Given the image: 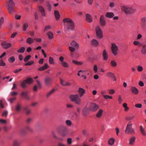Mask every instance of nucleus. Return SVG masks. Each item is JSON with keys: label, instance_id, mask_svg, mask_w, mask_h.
<instances>
[{"label": "nucleus", "instance_id": "f257e3e1", "mask_svg": "<svg viewBox=\"0 0 146 146\" xmlns=\"http://www.w3.org/2000/svg\"><path fill=\"white\" fill-rule=\"evenodd\" d=\"M122 11L127 15H131L134 13L136 9L133 7L128 6H122L121 7Z\"/></svg>", "mask_w": 146, "mask_h": 146}, {"label": "nucleus", "instance_id": "f03ea898", "mask_svg": "<svg viewBox=\"0 0 146 146\" xmlns=\"http://www.w3.org/2000/svg\"><path fill=\"white\" fill-rule=\"evenodd\" d=\"M63 21L67 26L68 30H74L75 27L74 23L71 19L66 18L64 19Z\"/></svg>", "mask_w": 146, "mask_h": 146}, {"label": "nucleus", "instance_id": "7ed1b4c3", "mask_svg": "<svg viewBox=\"0 0 146 146\" xmlns=\"http://www.w3.org/2000/svg\"><path fill=\"white\" fill-rule=\"evenodd\" d=\"M68 130V128L64 125L60 126L57 129L58 132L63 137H65L67 135Z\"/></svg>", "mask_w": 146, "mask_h": 146}, {"label": "nucleus", "instance_id": "20e7f679", "mask_svg": "<svg viewBox=\"0 0 146 146\" xmlns=\"http://www.w3.org/2000/svg\"><path fill=\"white\" fill-rule=\"evenodd\" d=\"M71 101L74 102L76 104L80 105L81 104V99L78 94L71 95L70 96Z\"/></svg>", "mask_w": 146, "mask_h": 146}, {"label": "nucleus", "instance_id": "39448f33", "mask_svg": "<svg viewBox=\"0 0 146 146\" xmlns=\"http://www.w3.org/2000/svg\"><path fill=\"white\" fill-rule=\"evenodd\" d=\"M7 8L9 13L11 14L14 12L15 4L12 0H9L7 2Z\"/></svg>", "mask_w": 146, "mask_h": 146}, {"label": "nucleus", "instance_id": "423d86ee", "mask_svg": "<svg viewBox=\"0 0 146 146\" xmlns=\"http://www.w3.org/2000/svg\"><path fill=\"white\" fill-rule=\"evenodd\" d=\"M125 133L127 134L134 135L135 132L134 129L132 128V124L128 123L127 125L125 131Z\"/></svg>", "mask_w": 146, "mask_h": 146}, {"label": "nucleus", "instance_id": "0eeeda50", "mask_svg": "<svg viewBox=\"0 0 146 146\" xmlns=\"http://www.w3.org/2000/svg\"><path fill=\"white\" fill-rule=\"evenodd\" d=\"M95 31L97 37L100 39L102 38L103 37V32L99 26H97L96 27Z\"/></svg>", "mask_w": 146, "mask_h": 146}, {"label": "nucleus", "instance_id": "6e6552de", "mask_svg": "<svg viewBox=\"0 0 146 146\" xmlns=\"http://www.w3.org/2000/svg\"><path fill=\"white\" fill-rule=\"evenodd\" d=\"M111 45V52L114 56H116L119 50L118 47L114 43H112Z\"/></svg>", "mask_w": 146, "mask_h": 146}, {"label": "nucleus", "instance_id": "1a4fd4ad", "mask_svg": "<svg viewBox=\"0 0 146 146\" xmlns=\"http://www.w3.org/2000/svg\"><path fill=\"white\" fill-rule=\"evenodd\" d=\"M141 28L143 30L146 29V17H142L141 19Z\"/></svg>", "mask_w": 146, "mask_h": 146}, {"label": "nucleus", "instance_id": "9d476101", "mask_svg": "<svg viewBox=\"0 0 146 146\" xmlns=\"http://www.w3.org/2000/svg\"><path fill=\"white\" fill-rule=\"evenodd\" d=\"M52 78L49 77H46L44 79V84L46 86H50L52 84Z\"/></svg>", "mask_w": 146, "mask_h": 146}, {"label": "nucleus", "instance_id": "9b49d317", "mask_svg": "<svg viewBox=\"0 0 146 146\" xmlns=\"http://www.w3.org/2000/svg\"><path fill=\"white\" fill-rule=\"evenodd\" d=\"M99 108L98 106L95 103H92L90 104V110L92 111H96Z\"/></svg>", "mask_w": 146, "mask_h": 146}, {"label": "nucleus", "instance_id": "f8f14e48", "mask_svg": "<svg viewBox=\"0 0 146 146\" xmlns=\"http://www.w3.org/2000/svg\"><path fill=\"white\" fill-rule=\"evenodd\" d=\"M38 7L42 16L43 17H45L46 15L44 8L41 6H39Z\"/></svg>", "mask_w": 146, "mask_h": 146}, {"label": "nucleus", "instance_id": "ddd939ff", "mask_svg": "<svg viewBox=\"0 0 146 146\" xmlns=\"http://www.w3.org/2000/svg\"><path fill=\"white\" fill-rule=\"evenodd\" d=\"M100 22L101 25L103 27L105 26L106 25V21L104 15H101L100 19Z\"/></svg>", "mask_w": 146, "mask_h": 146}, {"label": "nucleus", "instance_id": "4468645a", "mask_svg": "<svg viewBox=\"0 0 146 146\" xmlns=\"http://www.w3.org/2000/svg\"><path fill=\"white\" fill-rule=\"evenodd\" d=\"M102 55L104 60L105 61L107 60L108 56V52L106 50H104L103 51Z\"/></svg>", "mask_w": 146, "mask_h": 146}, {"label": "nucleus", "instance_id": "2eb2a0df", "mask_svg": "<svg viewBox=\"0 0 146 146\" xmlns=\"http://www.w3.org/2000/svg\"><path fill=\"white\" fill-rule=\"evenodd\" d=\"M1 44L5 49H7L10 47L11 44L10 43H7L5 42H3L1 43Z\"/></svg>", "mask_w": 146, "mask_h": 146}, {"label": "nucleus", "instance_id": "dca6fc26", "mask_svg": "<svg viewBox=\"0 0 146 146\" xmlns=\"http://www.w3.org/2000/svg\"><path fill=\"white\" fill-rule=\"evenodd\" d=\"M89 109L85 107L82 110V114L84 116H86L89 113Z\"/></svg>", "mask_w": 146, "mask_h": 146}, {"label": "nucleus", "instance_id": "f3484780", "mask_svg": "<svg viewBox=\"0 0 146 146\" xmlns=\"http://www.w3.org/2000/svg\"><path fill=\"white\" fill-rule=\"evenodd\" d=\"M141 52L143 55L146 54V44H144L142 46Z\"/></svg>", "mask_w": 146, "mask_h": 146}, {"label": "nucleus", "instance_id": "a211bd4d", "mask_svg": "<svg viewBox=\"0 0 146 146\" xmlns=\"http://www.w3.org/2000/svg\"><path fill=\"white\" fill-rule=\"evenodd\" d=\"M86 19L87 21L90 23L92 21L93 19L91 15L88 14H86Z\"/></svg>", "mask_w": 146, "mask_h": 146}, {"label": "nucleus", "instance_id": "6ab92c4d", "mask_svg": "<svg viewBox=\"0 0 146 146\" xmlns=\"http://www.w3.org/2000/svg\"><path fill=\"white\" fill-rule=\"evenodd\" d=\"M91 44L92 45L96 47L99 45V42L96 40L93 39L91 41Z\"/></svg>", "mask_w": 146, "mask_h": 146}, {"label": "nucleus", "instance_id": "aec40b11", "mask_svg": "<svg viewBox=\"0 0 146 146\" xmlns=\"http://www.w3.org/2000/svg\"><path fill=\"white\" fill-rule=\"evenodd\" d=\"M49 67V66L47 63H45L44 65L38 68V70L40 71L44 70L45 69H47Z\"/></svg>", "mask_w": 146, "mask_h": 146}, {"label": "nucleus", "instance_id": "412c9836", "mask_svg": "<svg viewBox=\"0 0 146 146\" xmlns=\"http://www.w3.org/2000/svg\"><path fill=\"white\" fill-rule=\"evenodd\" d=\"M135 137L134 136H132L131 137L129 140V144L132 145L135 143Z\"/></svg>", "mask_w": 146, "mask_h": 146}, {"label": "nucleus", "instance_id": "4be33fe9", "mask_svg": "<svg viewBox=\"0 0 146 146\" xmlns=\"http://www.w3.org/2000/svg\"><path fill=\"white\" fill-rule=\"evenodd\" d=\"M71 45L77 49L79 48V45L78 43L74 40H73L70 43Z\"/></svg>", "mask_w": 146, "mask_h": 146}, {"label": "nucleus", "instance_id": "5701e85b", "mask_svg": "<svg viewBox=\"0 0 146 146\" xmlns=\"http://www.w3.org/2000/svg\"><path fill=\"white\" fill-rule=\"evenodd\" d=\"M24 110L25 111L26 114L27 115H29L31 113V110L29 108V106H26L24 108Z\"/></svg>", "mask_w": 146, "mask_h": 146}, {"label": "nucleus", "instance_id": "b1692460", "mask_svg": "<svg viewBox=\"0 0 146 146\" xmlns=\"http://www.w3.org/2000/svg\"><path fill=\"white\" fill-rule=\"evenodd\" d=\"M78 92L80 95V96L82 97L85 93V91L83 88H79L78 89Z\"/></svg>", "mask_w": 146, "mask_h": 146}, {"label": "nucleus", "instance_id": "393cba45", "mask_svg": "<svg viewBox=\"0 0 146 146\" xmlns=\"http://www.w3.org/2000/svg\"><path fill=\"white\" fill-rule=\"evenodd\" d=\"M131 92L135 94H137L139 92L138 90L135 87H132L131 88Z\"/></svg>", "mask_w": 146, "mask_h": 146}, {"label": "nucleus", "instance_id": "a878e982", "mask_svg": "<svg viewBox=\"0 0 146 146\" xmlns=\"http://www.w3.org/2000/svg\"><path fill=\"white\" fill-rule=\"evenodd\" d=\"M115 142V140L113 138H111L109 139L108 143L110 145L112 146L113 145Z\"/></svg>", "mask_w": 146, "mask_h": 146}, {"label": "nucleus", "instance_id": "bb28decb", "mask_svg": "<svg viewBox=\"0 0 146 146\" xmlns=\"http://www.w3.org/2000/svg\"><path fill=\"white\" fill-rule=\"evenodd\" d=\"M140 131L141 134L144 136L146 135V132L143 128L142 126L141 125L139 127Z\"/></svg>", "mask_w": 146, "mask_h": 146}, {"label": "nucleus", "instance_id": "cd10ccee", "mask_svg": "<svg viewBox=\"0 0 146 146\" xmlns=\"http://www.w3.org/2000/svg\"><path fill=\"white\" fill-rule=\"evenodd\" d=\"M54 14L56 20H58L60 17L58 11L57 10H55L54 11Z\"/></svg>", "mask_w": 146, "mask_h": 146}, {"label": "nucleus", "instance_id": "c85d7f7f", "mask_svg": "<svg viewBox=\"0 0 146 146\" xmlns=\"http://www.w3.org/2000/svg\"><path fill=\"white\" fill-rule=\"evenodd\" d=\"M114 15V13L112 12H108L106 14V17L107 18H111Z\"/></svg>", "mask_w": 146, "mask_h": 146}, {"label": "nucleus", "instance_id": "c756f323", "mask_svg": "<svg viewBox=\"0 0 146 146\" xmlns=\"http://www.w3.org/2000/svg\"><path fill=\"white\" fill-rule=\"evenodd\" d=\"M27 81H26V80H24L21 83V85L22 86V87L23 88H26L27 86Z\"/></svg>", "mask_w": 146, "mask_h": 146}, {"label": "nucleus", "instance_id": "7c9ffc66", "mask_svg": "<svg viewBox=\"0 0 146 146\" xmlns=\"http://www.w3.org/2000/svg\"><path fill=\"white\" fill-rule=\"evenodd\" d=\"M103 112V111L102 109H100L96 114V117L98 118H100L102 115Z\"/></svg>", "mask_w": 146, "mask_h": 146}, {"label": "nucleus", "instance_id": "2f4dec72", "mask_svg": "<svg viewBox=\"0 0 146 146\" xmlns=\"http://www.w3.org/2000/svg\"><path fill=\"white\" fill-rule=\"evenodd\" d=\"M55 90L54 89H53L47 93L46 95V97L47 98L50 97V96L54 92Z\"/></svg>", "mask_w": 146, "mask_h": 146}, {"label": "nucleus", "instance_id": "473e14b6", "mask_svg": "<svg viewBox=\"0 0 146 146\" xmlns=\"http://www.w3.org/2000/svg\"><path fill=\"white\" fill-rule=\"evenodd\" d=\"M15 109L17 112H19L21 109V106L19 104H17L15 107Z\"/></svg>", "mask_w": 146, "mask_h": 146}, {"label": "nucleus", "instance_id": "72a5a7b5", "mask_svg": "<svg viewBox=\"0 0 146 146\" xmlns=\"http://www.w3.org/2000/svg\"><path fill=\"white\" fill-rule=\"evenodd\" d=\"M26 42L29 44H31L34 42V40L31 37H28L27 39Z\"/></svg>", "mask_w": 146, "mask_h": 146}, {"label": "nucleus", "instance_id": "f704fd0d", "mask_svg": "<svg viewBox=\"0 0 146 146\" xmlns=\"http://www.w3.org/2000/svg\"><path fill=\"white\" fill-rule=\"evenodd\" d=\"M25 47H22L17 50V52L19 53H23L25 52Z\"/></svg>", "mask_w": 146, "mask_h": 146}, {"label": "nucleus", "instance_id": "c9c22d12", "mask_svg": "<svg viewBox=\"0 0 146 146\" xmlns=\"http://www.w3.org/2000/svg\"><path fill=\"white\" fill-rule=\"evenodd\" d=\"M47 35L48 36L49 38L50 39H52L53 38V33L51 31L48 32L47 33Z\"/></svg>", "mask_w": 146, "mask_h": 146}, {"label": "nucleus", "instance_id": "e433bc0d", "mask_svg": "<svg viewBox=\"0 0 146 146\" xmlns=\"http://www.w3.org/2000/svg\"><path fill=\"white\" fill-rule=\"evenodd\" d=\"M46 6L47 9L49 11H50L52 9V6L49 2H47Z\"/></svg>", "mask_w": 146, "mask_h": 146}, {"label": "nucleus", "instance_id": "4c0bfd02", "mask_svg": "<svg viewBox=\"0 0 146 146\" xmlns=\"http://www.w3.org/2000/svg\"><path fill=\"white\" fill-rule=\"evenodd\" d=\"M28 27H29V25H28V23H24L23 25V31H25L27 29Z\"/></svg>", "mask_w": 146, "mask_h": 146}, {"label": "nucleus", "instance_id": "58836bf2", "mask_svg": "<svg viewBox=\"0 0 146 146\" xmlns=\"http://www.w3.org/2000/svg\"><path fill=\"white\" fill-rule=\"evenodd\" d=\"M32 121V119L31 117H28L25 120V122L27 124H30Z\"/></svg>", "mask_w": 146, "mask_h": 146}, {"label": "nucleus", "instance_id": "ea45409f", "mask_svg": "<svg viewBox=\"0 0 146 146\" xmlns=\"http://www.w3.org/2000/svg\"><path fill=\"white\" fill-rule=\"evenodd\" d=\"M110 65L113 67H115L117 65V63L114 60H112L110 62Z\"/></svg>", "mask_w": 146, "mask_h": 146}, {"label": "nucleus", "instance_id": "a19ab883", "mask_svg": "<svg viewBox=\"0 0 146 146\" xmlns=\"http://www.w3.org/2000/svg\"><path fill=\"white\" fill-rule=\"evenodd\" d=\"M20 133L23 135H25L27 134V131L24 129H21L20 130Z\"/></svg>", "mask_w": 146, "mask_h": 146}, {"label": "nucleus", "instance_id": "79ce46f5", "mask_svg": "<svg viewBox=\"0 0 146 146\" xmlns=\"http://www.w3.org/2000/svg\"><path fill=\"white\" fill-rule=\"evenodd\" d=\"M115 75L112 72H108L107 74V76L109 77L112 78Z\"/></svg>", "mask_w": 146, "mask_h": 146}, {"label": "nucleus", "instance_id": "37998d69", "mask_svg": "<svg viewBox=\"0 0 146 146\" xmlns=\"http://www.w3.org/2000/svg\"><path fill=\"white\" fill-rule=\"evenodd\" d=\"M27 82V84H31L33 82V80L32 78H28L27 79L25 80Z\"/></svg>", "mask_w": 146, "mask_h": 146}, {"label": "nucleus", "instance_id": "c03bdc74", "mask_svg": "<svg viewBox=\"0 0 146 146\" xmlns=\"http://www.w3.org/2000/svg\"><path fill=\"white\" fill-rule=\"evenodd\" d=\"M25 129L31 132H33V129L29 126H25Z\"/></svg>", "mask_w": 146, "mask_h": 146}, {"label": "nucleus", "instance_id": "a18cd8bd", "mask_svg": "<svg viewBox=\"0 0 146 146\" xmlns=\"http://www.w3.org/2000/svg\"><path fill=\"white\" fill-rule=\"evenodd\" d=\"M123 99L121 96L119 95L118 97V101L119 104H121L122 102Z\"/></svg>", "mask_w": 146, "mask_h": 146}, {"label": "nucleus", "instance_id": "49530a36", "mask_svg": "<svg viewBox=\"0 0 146 146\" xmlns=\"http://www.w3.org/2000/svg\"><path fill=\"white\" fill-rule=\"evenodd\" d=\"M65 123L68 126H71L72 125L71 121L69 120H67L66 121Z\"/></svg>", "mask_w": 146, "mask_h": 146}, {"label": "nucleus", "instance_id": "de8ad7c7", "mask_svg": "<svg viewBox=\"0 0 146 146\" xmlns=\"http://www.w3.org/2000/svg\"><path fill=\"white\" fill-rule=\"evenodd\" d=\"M15 60V58L14 56H11L8 59V61L10 63H13Z\"/></svg>", "mask_w": 146, "mask_h": 146}, {"label": "nucleus", "instance_id": "09e8293b", "mask_svg": "<svg viewBox=\"0 0 146 146\" xmlns=\"http://www.w3.org/2000/svg\"><path fill=\"white\" fill-rule=\"evenodd\" d=\"M62 66L65 68H68L69 67V66L68 63L65 62H64L61 63Z\"/></svg>", "mask_w": 146, "mask_h": 146}, {"label": "nucleus", "instance_id": "8fccbe9b", "mask_svg": "<svg viewBox=\"0 0 146 146\" xmlns=\"http://www.w3.org/2000/svg\"><path fill=\"white\" fill-rule=\"evenodd\" d=\"M49 62L50 64H54V59L52 57H50L49 59Z\"/></svg>", "mask_w": 146, "mask_h": 146}, {"label": "nucleus", "instance_id": "3c124183", "mask_svg": "<svg viewBox=\"0 0 146 146\" xmlns=\"http://www.w3.org/2000/svg\"><path fill=\"white\" fill-rule=\"evenodd\" d=\"M20 143L17 140H15L13 141V146H19Z\"/></svg>", "mask_w": 146, "mask_h": 146}, {"label": "nucleus", "instance_id": "603ef678", "mask_svg": "<svg viewBox=\"0 0 146 146\" xmlns=\"http://www.w3.org/2000/svg\"><path fill=\"white\" fill-rule=\"evenodd\" d=\"M133 44L135 46H141V44L140 42L139 41H135L133 42Z\"/></svg>", "mask_w": 146, "mask_h": 146}, {"label": "nucleus", "instance_id": "864d4df0", "mask_svg": "<svg viewBox=\"0 0 146 146\" xmlns=\"http://www.w3.org/2000/svg\"><path fill=\"white\" fill-rule=\"evenodd\" d=\"M31 56L30 55L27 56L24 59V61L25 62H27L31 58Z\"/></svg>", "mask_w": 146, "mask_h": 146}, {"label": "nucleus", "instance_id": "5fc2aeb1", "mask_svg": "<svg viewBox=\"0 0 146 146\" xmlns=\"http://www.w3.org/2000/svg\"><path fill=\"white\" fill-rule=\"evenodd\" d=\"M4 22V19L3 17H1L0 19V29L1 28L2 25Z\"/></svg>", "mask_w": 146, "mask_h": 146}, {"label": "nucleus", "instance_id": "6e6d98bb", "mask_svg": "<svg viewBox=\"0 0 146 146\" xmlns=\"http://www.w3.org/2000/svg\"><path fill=\"white\" fill-rule=\"evenodd\" d=\"M34 62L33 61H31L25 64V66H30L33 64Z\"/></svg>", "mask_w": 146, "mask_h": 146}, {"label": "nucleus", "instance_id": "4d7b16f0", "mask_svg": "<svg viewBox=\"0 0 146 146\" xmlns=\"http://www.w3.org/2000/svg\"><path fill=\"white\" fill-rule=\"evenodd\" d=\"M143 68L142 66H137V70L139 72H141L143 70Z\"/></svg>", "mask_w": 146, "mask_h": 146}, {"label": "nucleus", "instance_id": "13d9d810", "mask_svg": "<svg viewBox=\"0 0 146 146\" xmlns=\"http://www.w3.org/2000/svg\"><path fill=\"white\" fill-rule=\"evenodd\" d=\"M109 92L110 94L112 95L115 93V91L113 89H111L109 90Z\"/></svg>", "mask_w": 146, "mask_h": 146}, {"label": "nucleus", "instance_id": "bf43d9fd", "mask_svg": "<svg viewBox=\"0 0 146 146\" xmlns=\"http://www.w3.org/2000/svg\"><path fill=\"white\" fill-rule=\"evenodd\" d=\"M80 72L82 75V76L85 75L86 74V71L85 70L82 71V70H79L78 72Z\"/></svg>", "mask_w": 146, "mask_h": 146}, {"label": "nucleus", "instance_id": "052dcab7", "mask_svg": "<svg viewBox=\"0 0 146 146\" xmlns=\"http://www.w3.org/2000/svg\"><path fill=\"white\" fill-rule=\"evenodd\" d=\"M51 29V26L50 25H48L45 27L44 29V31L45 32L49 29Z\"/></svg>", "mask_w": 146, "mask_h": 146}, {"label": "nucleus", "instance_id": "680f3d73", "mask_svg": "<svg viewBox=\"0 0 146 146\" xmlns=\"http://www.w3.org/2000/svg\"><path fill=\"white\" fill-rule=\"evenodd\" d=\"M6 64L2 59L0 60V66H5Z\"/></svg>", "mask_w": 146, "mask_h": 146}, {"label": "nucleus", "instance_id": "e2e57ef3", "mask_svg": "<svg viewBox=\"0 0 146 146\" xmlns=\"http://www.w3.org/2000/svg\"><path fill=\"white\" fill-rule=\"evenodd\" d=\"M67 143L69 145H71L72 143V139L71 138H68L67 139Z\"/></svg>", "mask_w": 146, "mask_h": 146}, {"label": "nucleus", "instance_id": "0e129e2a", "mask_svg": "<svg viewBox=\"0 0 146 146\" xmlns=\"http://www.w3.org/2000/svg\"><path fill=\"white\" fill-rule=\"evenodd\" d=\"M60 84L63 86H64L65 85V83L66 82L64 81L61 78H60Z\"/></svg>", "mask_w": 146, "mask_h": 146}, {"label": "nucleus", "instance_id": "69168bd1", "mask_svg": "<svg viewBox=\"0 0 146 146\" xmlns=\"http://www.w3.org/2000/svg\"><path fill=\"white\" fill-rule=\"evenodd\" d=\"M28 93V92H23L21 93V95L22 96H23L25 97L27 96Z\"/></svg>", "mask_w": 146, "mask_h": 146}, {"label": "nucleus", "instance_id": "338daca9", "mask_svg": "<svg viewBox=\"0 0 146 146\" xmlns=\"http://www.w3.org/2000/svg\"><path fill=\"white\" fill-rule=\"evenodd\" d=\"M135 106L137 108H141L142 107V105L141 104H135Z\"/></svg>", "mask_w": 146, "mask_h": 146}, {"label": "nucleus", "instance_id": "774afa93", "mask_svg": "<svg viewBox=\"0 0 146 146\" xmlns=\"http://www.w3.org/2000/svg\"><path fill=\"white\" fill-rule=\"evenodd\" d=\"M69 49L70 51L72 52H74L75 50V48L72 46L69 47Z\"/></svg>", "mask_w": 146, "mask_h": 146}]
</instances>
